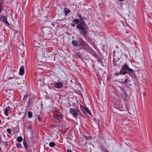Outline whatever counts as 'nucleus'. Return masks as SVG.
I'll return each mask as SVG.
<instances>
[{
    "mask_svg": "<svg viewBox=\"0 0 152 152\" xmlns=\"http://www.w3.org/2000/svg\"><path fill=\"white\" fill-rule=\"evenodd\" d=\"M133 72V70L130 69L129 66L125 64L124 66L122 67L121 70V73H122L123 75H125L127 73L129 74H132Z\"/></svg>",
    "mask_w": 152,
    "mask_h": 152,
    "instance_id": "obj_1",
    "label": "nucleus"
},
{
    "mask_svg": "<svg viewBox=\"0 0 152 152\" xmlns=\"http://www.w3.org/2000/svg\"><path fill=\"white\" fill-rule=\"evenodd\" d=\"M72 43L74 46L76 47H77L78 46H82L83 48L85 50V48L87 46V45H86L85 42L81 39H79L77 41L73 40L72 41Z\"/></svg>",
    "mask_w": 152,
    "mask_h": 152,
    "instance_id": "obj_2",
    "label": "nucleus"
},
{
    "mask_svg": "<svg viewBox=\"0 0 152 152\" xmlns=\"http://www.w3.org/2000/svg\"><path fill=\"white\" fill-rule=\"evenodd\" d=\"M69 112L75 117L77 116L78 114H80V112L77 108L75 109H73L72 108H70L69 110Z\"/></svg>",
    "mask_w": 152,
    "mask_h": 152,
    "instance_id": "obj_3",
    "label": "nucleus"
},
{
    "mask_svg": "<svg viewBox=\"0 0 152 152\" xmlns=\"http://www.w3.org/2000/svg\"><path fill=\"white\" fill-rule=\"evenodd\" d=\"M121 57V54L118 52H114L113 58L114 62L118 61L120 59Z\"/></svg>",
    "mask_w": 152,
    "mask_h": 152,
    "instance_id": "obj_4",
    "label": "nucleus"
},
{
    "mask_svg": "<svg viewBox=\"0 0 152 152\" xmlns=\"http://www.w3.org/2000/svg\"><path fill=\"white\" fill-rule=\"evenodd\" d=\"M54 86L56 88H59L62 87L63 84L61 82L55 83L54 84Z\"/></svg>",
    "mask_w": 152,
    "mask_h": 152,
    "instance_id": "obj_5",
    "label": "nucleus"
},
{
    "mask_svg": "<svg viewBox=\"0 0 152 152\" xmlns=\"http://www.w3.org/2000/svg\"><path fill=\"white\" fill-rule=\"evenodd\" d=\"M0 20L3 22H4L7 25H10L9 23L7 21L6 17H0Z\"/></svg>",
    "mask_w": 152,
    "mask_h": 152,
    "instance_id": "obj_6",
    "label": "nucleus"
},
{
    "mask_svg": "<svg viewBox=\"0 0 152 152\" xmlns=\"http://www.w3.org/2000/svg\"><path fill=\"white\" fill-rule=\"evenodd\" d=\"M80 32L82 35L83 36L86 37V36L87 34L86 33V30L83 28H81L80 30Z\"/></svg>",
    "mask_w": 152,
    "mask_h": 152,
    "instance_id": "obj_7",
    "label": "nucleus"
},
{
    "mask_svg": "<svg viewBox=\"0 0 152 152\" xmlns=\"http://www.w3.org/2000/svg\"><path fill=\"white\" fill-rule=\"evenodd\" d=\"M10 110V106H8L6 107L4 110V114L8 116V111Z\"/></svg>",
    "mask_w": 152,
    "mask_h": 152,
    "instance_id": "obj_8",
    "label": "nucleus"
},
{
    "mask_svg": "<svg viewBox=\"0 0 152 152\" xmlns=\"http://www.w3.org/2000/svg\"><path fill=\"white\" fill-rule=\"evenodd\" d=\"M84 24L83 22H82L81 21H80L79 23L77 24V27L78 28L81 29V28H83Z\"/></svg>",
    "mask_w": 152,
    "mask_h": 152,
    "instance_id": "obj_9",
    "label": "nucleus"
},
{
    "mask_svg": "<svg viewBox=\"0 0 152 152\" xmlns=\"http://www.w3.org/2000/svg\"><path fill=\"white\" fill-rule=\"evenodd\" d=\"M24 68L23 66H21L19 70V74L20 75H23L24 74Z\"/></svg>",
    "mask_w": 152,
    "mask_h": 152,
    "instance_id": "obj_10",
    "label": "nucleus"
},
{
    "mask_svg": "<svg viewBox=\"0 0 152 152\" xmlns=\"http://www.w3.org/2000/svg\"><path fill=\"white\" fill-rule=\"evenodd\" d=\"M64 12L66 16L67 15V14L68 13L70 12V10L67 9V8H65L64 9Z\"/></svg>",
    "mask_w": 152,
    "mask_h": 152,
    "instance_id": "obj_11",
    "label": "nucleus"
},
{
    "mask_svg": "<svg viewBox=\"0 0 152 152\" xmlns=\"http://www.w3.org/2000/svg\"><path fill=\"white\" fill-rule=\"evenodd\" d=\"M34 100V98L33 97H30L29 98V99L28 100V103L29 104H31V103H32Z\"/></svg>",
    "mask_w": 152,
    "mask_h": 152,
    "instance_id": "obj_12",
    "label": "nucleus"
},
{
    "mask_svg": "<svg viewBox=\"0 0 152 152\" xmlns=\"http://www.w3.org/2000/svg\"><path fill=\"white\" fill-rule=\"evenodd\" d=\"M84 112L85 113H88L89 115H91V114L90 111L88 110V108L86 107V109L85 110Z\"/></svg>",
    "mask_w": 152,
    "mask_h": 152,
    "instance_id": "obj_13",
    "label": "nucleus"
},
{
    "mask_svg": "<svg viewBox=\"0 0 152 152\" xmlns=\"http://www.w3.org/2000/svg\"><path fill=\"white\" fill-rule=\"evenodd\" d=\"M2 142L4 146L6 147L8 146V144H7V143L8 142L7 141V139L6 140H5L4 142Z\"/></svg>",
    "mask_w": 152,
    "mask_h": 152,
    "instance_id": "obj_14",
    "label": "nucleus"
},
{
    "mask_svg": "<svg viewBox=\"0 0 152 152\" xmlns=\"http://www.w3.org/2000/svg\"><path fill=\"white\" fill-rule=\"evenodd\" d=\"M32 115V114L31 112L28 111V116L29 118H31Z\"/></svg>",
    "mask_w": 152,
    "mask_h": 152,
    "instance_id": "obj_15",
    "label": "nucleus"
},
{
    "mask_svg": "<svg viewBox=\"0 0 152 152\" xmlns=\"http://www.w3.org/2000/svg\"><path fill=\"white\" fill-rule=\"evenodd\" d=\"M17 140L19 142H21L23 140V138L21 137H19L17 138Z\"/></svg>",
    "mask_w": 152,
    "mask_h": 152,
    "instance_id": "obj_16",
    "label": "nucleus"
},
{
    "mask_svg": "<svg viewBox=\"0 0 152 152\" xmlns=\"http://www.w3.org/2000/svg\"><path fill=\"white\" fill-rule=\"evenodd\" d=\"M49 145L50 147H54L55 145V144L53 142H50L49 144Z\"/></svg>",
    "mask_w": 152,
    "mask_h": 152,
    "instance_id": "obj_17",
    "label": "nucleus"
},
{
    "mask_svg": "<svg viewBox=\"0 0 152 152\" xmlns=\"http://www.w3.org/2000/svg\"><path fill=\"white\" fill-rule=\"evenodd\" d=\"M36 118H37L39 121H41L42 120L40 118V116L38 115H36Z\"/></svg>",
    "mask_w": 152,
    "mask_h": 152,
    "instance_id": "obj_18",
    "label": "nucleus"
},
{
    "mask_svg": "<svg viewBox=\"0 0 152 152\" xmlns=\"http://www.w3.org/2000/svg\"><path fill=\"white\" fill-rule=\"evenodd\" d=\"M78 57L80 58L81 57V55L79 52H77V53H75Z\"/></svg>",
    "mask_w": 152,
    "mask_h": 152,
    "instance_id": "obj_19",
    "label": "nucleus"
},
{
    "mask_svg": "<svg viewBox=\"0 0 152 152\" xmlns=\"http://www.w3.org/2000/svg\"><path fill=\"white\" fill-rule=\"evenodd\" d=\"M56 118L57 119L61 118H62V115H57Z\"/></svg>",
    "mask_w": 152,
    "mask_h": 152,
    "instance_id": "obj_20",
    "label": "nucleus"
},
{
    "mask_svg": "<svg viewBox=\"0 0 152 152\" xmlns=\"http://www.w3.org/2000/svg\"><path fill=\"white\" fill-rule=\"evenodd\" d=\"M28 97V95L27 94H26L24 96L23 98L24 100H26L27 99V98Z\"/></svg>",
    "mask_w": 152,
    "mask_h": 152,
    "instance_id": "obj_21",
    "label": "nucleus"
},
{
    "mask_svg": "<svg viewBox=\"0 0 152 152\" xmlns=\"http://www.w3.org/2000/svg\"><path fill=\"white\" fill-rule=\"evenodd\" d=\"M23 144L25 148H27V144L25 141H23Z\"/></svg>",
    "mask_w": 152,
    "mask_h": 152,
    "instance_id": "obj_22",
    "label": "nucleus"
},
{
    "mask_svg": "<svg viewBox=\"0 0 152 152\" xmlns=\"http://www.w3.org/2000/svg\"><path fill=\"white\" fill-rule=\"evenodd\" d=\"M128 81V79H127L124 82H121V83L122 84H126Z\"/></svg>",
    "mask_w": 152,
    "mask_h": 152,
    "instance_id": "obj_23",
    "label": "nucleus"
},
{
    "mask_svg": "<svg viewBox=\"0 0 152 152\" xmlns=\"http://www.w3.org/2000/svg\"><path fill=\"white\" fill-rule=\"evenodd\" d=\"M7 132L8 133L11 134V130L10 129L8 128L7 129Z\"/></svg>",
    "mask_w": 152,
    "mask_h": 152,
    "instance_id": "obj_24",
    "label": "nucleus"
},
{
    "mask_svg": "<svg viewBox=\"0 0 152 152\" xmlns=\"http://www.w3.org/2000/svg\"><path fill=\"white\" fill-rule=\"evenodd\" d=\"M73 22H75V24H77L79 23L78 20L76 19H74L73 20Z\"/></svg>",
    "mask_w": 152,
    "mask_h": 152,
    "instance_id": "obj_25",
    "label": "nucleus"
},
{
    "mask_svg": "<svg viewBox=\"0 0 152 152\" xmlns=\"http://www.w3.org/2000/svg\"><path fill=\"white\" fill-rule=\"evenodd\" d=\"M84 138L86 140H90V139H91V137H88L86 136H85Z\"/></svg>",
    "mask_w": 152,
    "mask_h": 152,
    "instance_id": "obj_26",
    "label": "nucleus"
},
{
    "mask_svg": "<svg viewBox=\"0 0 152 152\" xmlns=\"http://www.w3.org/2000/svg\"><path fill=\"white\" fill-rule=\"evenodd\" d=\"M16 146L18 148H20L21 147V145L20 144H17L16 145Z\"/></svg>",
    "mask_w": 152,
    "mask_h": 152,
    "instance_id": "obj_27",
    "label": "nucleus"
},
{
    "mask_svg": "<svg viewBox=\"0 0 152 152\" xmlns=\"http://www.w3.org/2000/svg\"><path fill=\"white\" fill-rule=\"evenodd\" d=\"M82 110L84 112V111H85V110L86 109V107H83L81 108Z\"/></svg>",
    "mask_w": 152,
    "mask_h": 152,
    "instance_id": "obj_28",
    "label": "nucleus"
},
{
    "mask_svg": "<svg viewBox=\"0 0 152 152\" xmlns=\"http://www.w3.org/2000/svg\"><path fill=\"white\" fill-rule=\"evenodd\" d=\"M122 74V73H121V71L120 72V73H115V75H116V76H118L120 74Z\"/></svg>",
    "mask_w": 152,
    "mask_h": 152,
    "instance_id": "obj_29",
    "label": "nucleus"
},
{
    "mask_svg": "<svg viewBox=\"0 0 152 152\" xmlns=\"http://www.w3.org/2000/svg\"><path fill=\"white\" fill-rule=\"evenodd\" d=\"M72 56H73V57H75V58H77V57H78L77 56V55L76 54H75H75H73V55H72Z\"/></svg>",
    "mask_w": 152,
    "mask_h": 152,
    "instance_id": "obj_30",
    "label": "nucleus"
},
{
    "mask_svg": "<svg viewBox=\"0 0 152 152\" xmlns=\"http://www.w3.org/2000/svg\"><path fill=\"white\" fill-rule=\"evenodd\" d=\"M71 25L72 26V27H75V24H71Z\"/></svg>",
    "mask_w": 152,
    "mask_h": 152,
    "instance_id": "obj_31",
    "label": "nucleus"
},
{
    "mask_svg": "<svg viewBox=\"0 0 152 152\" xmlns=\"http://www.w3.org/2000/svg\"><path fill=\"white\" fill-rule=\"evenodd\" d=\"M122 92H123V93H124L125 94L126 92L125 91V90H123Z\"/></svg>",
    "mask_w": 152,
    "mask_h": 152,
    "instance_id": "obj_32",
    "label": "nucleus"
},
{
    "mask_svg": "<svg viewBox=\"0 0 152 152\" xmlns=\"http://www.w3.org/2000/svg\"><path fill=\"white\" fill-rule=\"evenodd\" d=\"M67 152H72V151L71 150L69 149V150H67Z\"/></svg>",
    "mask_w": 152,
    "mask_h": 152,
    "instance_id": "obj_33",
    "label": "nucleus"
},
{
    "mask_svg": "<svg viewBox=\"0 0 152 152\" xmlns=\"http://www.w3.org/2000/svg\"><path fill=\"white\" fill-rule=\"evenodd\" d=\"M2 0H0V4L1 5V4L2 3Z\"/></svg>",
    "mask_w": 152,
    "mask_h": 152,
    "instance_id": "obj_34",
    "label": "nucleus"
},
{
    "mask_svg": "<svg viewBox=\"0 0 152 152\" xmlns=\"http://www.w3.org/2000/svg\"><path fill=\"white\" fill-rule=\"evenodd\" d=\"M12 78H13V77H10V78H8V79H12Z\"/></svg>",
    "mask_w": 152,
    "mask_h": 152,
    "instance_id": "obj_35",
    "label": "nucleus"
},
{
    "mask_svg": "<svg viewBox=\"0 0 152 152\" xmlns=\"http://www.w3.org/2000/svg\"><path fill=\"white\" fill-rule=\"evenodd\" d=\"M120 1H123V0H119Z\"/></svg>",
    "mask_w": 152,
    "mask_h": 152,
    "instance_id": "obj_36",
    "label": "nucleus"
},
{
    "mask_svg": "<svg viewBox=\"0 0 152 152\" xmlns=\"http://www.w3.org/2000/svg\"><path fill=\"white\" fill-rule=\"evenodd\" d=\"M1 142V138L0 137V142Z\"/></svg>",
    "mask_w": 152,
    "mask_h": 152,
    "instance_id": "obj_37",
    "label": "nucleus"
},
{
    "mask_svg": "<svg viewBox=\"0 0 152 152\" xmlns=\"http://www.w3.org/2000/svg\"><path fill=\"white\" fill-rule=\"evenodd\" d=\"M106 152H109V151H108L107 150L106 151Z\"/></svg>",
    "mask_w": 152,
    "mask_h": 152,
    "instance_id": "obj_38",
    "label": "nucleus"
},
{
    "mask_svg": "<svg viewBox=\"0 0 152 152\" xmlns=\"http://www.w3.org/2000/svg\"><path fill=\"white\" fill-rule=\"evenodd\" d=\"M29 131H31V132H32V131L30 129H29Z\"/></svg>",
    "mask_w": 152,
    "mask_h": 152,
    "instance_id": "obj_39",
    "label": "nucleus"
},
{
    "mask_svg": "<svg viewBox=\"0 0 152 152\" xmlns=\"http://www.w3.org/2000/svg\"><path fill=\"white\" fill-rule=\"evenodd\" d=\"M83 19H82V21H83Z\"/></svg>",
    "mask_w": 152,
    "mask_h": 152,
    "instance_id": "obj_40",
    "label": "nucleus"
},
{
    "mask_svg": "<svg viewBox=\"0 0 152 152\" xmlns=\"http://www.w3.org/2000/svg\"><path fill=\"white\" fill-rule=\"evenodd\" d=\"M114 1H115V0H113Z\"/></svg>",
    "mask_w": 152,
    "mask_h": 152,
    "instance_id": "obj_41",
    "label": "nucleus"
}]
</instances>
